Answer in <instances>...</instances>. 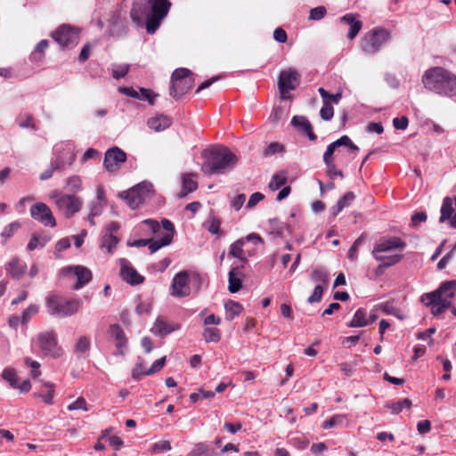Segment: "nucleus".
<instances>
[{"mask_svg": "<svg viewBox=\"0 0 456 456\" xmlns=\"http://www.w3.org/2000/svg\"><path fill=\"white\" fill-rule=\"evenodd\" d=\"M170 7L168 0H137L133 4L130 16L136 24H140L145 18L146 31L152 35L159 28Z\"/></svg>", "mask_w": 456, "mask_h": 456, "instance_id": "1", "label": "nucleus"}, {"mask_svg": "<svg viewBox=\"0 0 456 456\" xmlns=\"http://www.w3.org/2000/svg\"><path fill=\"white\" fill-rule=\"evenodd\" d=\"M424 87L440 96L456 95V75L443 67L427 69L421 78Z\"/></svg>", "mask_w": 456, "mask_h": 456, "instance_id": "2", "label": "nucleus"}, {"mask_svg": "<svg viewBox=\"0 0 456 456\" xmlns=\"http://www.w3.org/2000/svg\"><path fill=\"white\" fill-rule=\"evenodd\" d=\"M205 159L201 171L206 175H220L232 170L238 162L237 156L224 146H216L202 152Z\"/></svg>", "mask_w": 456, "mask_h": 456, "instance_id": "3", "label": "nucleus"}, {"mask_svg": "<svg viewBox=\"0 0 456 456\" xmlns=\"http://www.w3.org/2000/svg\"><path fill=\"white\" fill-rule=\"evenodd\" d=\"M45 306L50 315L65 318L77 314L81 307V301L75 298H65L52 294L45 299Z\"/></svg>", "mask_w": 456, "mask_h": 456, "instance_id": "4", "label": "nucleus"}, {"mask_svg": "<svg viewBox=\"0 0 456 456\" xmlns=\"http://www.w3.org/2000/svg\"><path fill=\"white\" fill-rule=\"evenodd\" d=\"M153 195V185L146 182L138 183L128 191L118 194L119 198L123 199L132 209L139 208L141 205L150 200Z\"/></svg>", "mask_w": 456, "mask_h": 456, "instance_id": "5", "label": "nucleus"}, {"mask_svg": "<svg viewBox=\"0 0 456 456\" xmlns=\"http://www.w3.org/2000/svg\"><path fill=\"white\" fill-rule=\"evenodd\" d=\"M170 95L178 100L186 94L193 86V73L186 68L175 69L171 77Z\"/></svg>", "mask_w": 456, "mask_h": 456, "instance_id": "6", "label": "nucleus"}, {"mask_svg": "<svg viewBox=\"0 0 456 456\" xmlns=\"http://www.w3.org/2000/svg\"><path fill=\"white\" fill-rule=\"evenodd\" d=\"M50 199L53 200L58 210L66 218H71L80 211L83 206V201L79 197L64 194L56 190L50 193Z\"/></svg>", "mask_w": 456, "mask_h": 456, "instance_id": "7", "label": "nucleus"}, {"mask_svg": "<svg viewBox=\"0 0 456 456\" xmlns=\"http://www.w3.org/2000/svg\"><path fill=\"white\" fill-rule=\"evenodd\" d=\"M390 39V33L382 28H374L365 33L361 38L362 50L369 54H373L380 50V47Z\"/></svg>", "mask_w": 456, "mask_h": 456, "instance_id": "8", "label": "nucleus"}, {"mask_svg": "<svg viewBox=\"0 0 456 456\" xmlns=\"http://www.w3.org/2000/svg\"><path fill=\"white\" fill-rule=\"evenodd\" d=\"M406 248V242L397 236H387L375 242L371 255L376 256H388L394 253L402 254Z\"/></svg>", "mask_w": 456, "mask_h": 456, "instance_id": "9", "label": "nucleus"}, {"mask_svg": "<svg viewBox=\"0 0 456 456\" xmlns=\"http://www.w3.org/2000/svg\"><path fill=\"white\" fill-rule=\"evenodd\" d=\"M52 37L61 47L72 48L78 44L79 30L69 25H61L52 33Z\"/></svg>", "mask_w": 456, "mask_h": 456, "instance_id": "10", "label": "nucleus"}, {"mask_svg": "<svg viewBox=\"0 0 456 456\" xmlns=\"http://www.w3.org/2000/svg\"><path fill=\"white\" fill-rule=\"evenodd\" d=\"M37 344L44 354L51 355L54 358L62 354L61 347L58 346L57 334L53 330L40 332L37 336Z\"/></svg>", "mask_w": 456, "mask_h": 456, "instance_id": "11", "label": "nucleus"}, {"mask_svg": "<svg viewBox=\"0 0 456 456\" xmlns=\"http://www.w3.org/2000/svg\"><path fill=\"white\" fill-rule=\"evenodd\" d=\"M456 281H447L443 282L435 291L425 293L420 297L421 302L432 304L434 301L441 299L452 303V298L455 296Z\"/></svg>", "mask_w": 456, "mask_h": 456, "instance_id": "12", "label": "nucleus"}, {"mask_svg": "<svg viewBox=\"0 0 456 456\" xmlns=\"http://www.w3.org/2000/svg\"><path fill=\"white\" fill-rule=\"evenodd\" d=\"M55 159L52 161V167L61 170L73 164L76 154L69 145L57 146L54 150Z\"/></svg>", "mask_w": 456, "mask_h": 456, "instance_id": "13", "label": "nucleus"}, {"mask_svg": "<svg viewBox=\"0 0 456 456\" xmlns=\"http://www.w3.org/2000/svg\"><path fill=\"white\" fill-rule=\"evenodd\" d=\"M161 226L166 231L165 233L161 235L159 240H153L150 239V242L147 245L151 254L155 253L160 248L169 245L173 240L175 233V226L173 223L168 219L164 218L161 221Z\"/></svg>", "mask_w": 456, "mask_h": 456, "instance_id": "14", "label": "nucleus"}, {"mask_svg": "<svg viewBox=\"0 0 456 456\" xmlns=\"http://www.w3.org/2000/svg\"><path fill=\"white\" fill-rule=\"evenodd\" d=\"M126 160V153L120 148L115 146L105 152L103 166L109 172H116L120 165Z\"/></svg>", "mask_w": 456, "mask_h": 456, "instance_id": "15", "label": "nucleus"}, {"mask_svg": "<svg viewBox=\"0 0 456 456\" xmlns=\"http://www.w3.org/2000/svg\"><path fill=\"white\" fill-rule=\"evenodd\" d=\"M31 216L42 223L45 226H56V220L53 215L51 208L45 203L39 202L34 204L30 208Z\"/></svg>", "mask_w": 456, "mask_h": 456, "instance_id": "16", "label": "nucleus"}, {"mask_svg": "<svg viewBox=\"0 0 456 456\" xmlns=\"http://www.w3.org/2000/svg\"><path fill=\"white\" fill-rule=\"evenodd\" d=\"M299 81L300 75L296 69L289 68L282 70L279 77V89L282 97H285V93L296 89Z\"/></svg>", "mask_w": 456, "mask_h": 456, "instance_id": "17", "label": "nucleus"}, {"mask_svg": "<svg viewBox=\"0 0 456 456\" xmlns=\"http://www.w3.org/2000/svg\"><path fill=\"white\" fill-rule=\"evenodd\" d=\"M190 293L188 273L185 271L178 273L173 279L171 295L176 297H183L189 296Z\"/></svg>", "mask_w": 456, "mask_h": 456, "instance_id": "18", "label": "nucleus"}, {"mask_svg": "<svg viewBox=\"0 0 456 456\" xmlns=\"http://www.w3.org/2000/svg\"><path fill=\"white\" fill-rule=\"evenodd\" d=\"M120 276L123 281L131 285H139L143 282L144 277L141 275L126 258L119 259Z\"/></svg>", "mask_w": 456, "mask_h": 456, "instance_id": "19", "label": "nucleus"}, {"mask_svg": "<svg viewBox=\"0 0 456 456\" xmlns=\"http://www.w3.org/2000/svg\"><path fill=\"white\" fill-rule=\"evenodd\" d=\"M65 272L67 273H73L77 276V281L73 286V289L76 290L83 288L86 284L90 282L93 278L92 272L83 265L69 266L65 270Z\"/></svg>", "mask_w": 456, "mask_h": 456, "instance_id": "20", "label": "nucleus"}, {"mask_svg": "<svg viewBox=\"0 0 456 456\" xmlns=\"http://www.w3.org/2000/svg\"><path fill=\"white\" fill-rule=\"evenodd\" d=\"M109 333L115 340L117 354L124 355L127 346V338L121 326L118 324L110 325Z\"/></svg>", "mask_w": 456, "mask_h": 456, "instance_id": "21", "label": "nucleus"}, {"mask_svg": "<svg viewBox=\"0 0 456 456\" xmlns=\"http://www.w3.org/2000/svg\"><path fill=\"white\" fill-rule=\"evenodd\" d=\"M403 258V254L394 253L389 255L388 256H376L375 260L379 262L380 264L375 269V273L377 276H379L384 273L385 269L393 266L402 261Z\"/></svg>", "mask_w": 456, "mask_h": 456, "instance_id": "22", "label": "nucleus"}, {"mask_svg": "<svg viewBox=\"0 0 456 456\" xmlns=\"http://www.w3.org/2000/svg\"><path fill=\"white\" fill-rule=\"evenodd\" d=\"M179 323H173L167 322L162 317H158L154 322L153 332L159 337H165L175 330H180Z\"/></svg>", "mask_w": 456, "mask_h": 456, "instance_id": "23", "label": "nucleus"}, {"mask_svg": "<svg viewBox=\"0 0 456 456\" xmlns=\"http://www.w3.org/2000/svg\"><path fill=\"white\" fill-rule=\"evenodd\" d=\"M291 125L298 131L304 132L310 141L314 142L317 136L313 131V127L309 120L304 116H294L291 119Z\"/></svg>", "mask_w": 456, "mask_h": 456, "instance_id": "24", "label": "nucleus"}, {"mask_svg": "<svg viewBox=\"0 0 456 456\" xmlns=\"http://www.w3.org/2000/svg\"><path fill=\"white\" fill-rule=\"evenodd\" d=\"M244 267L243 265L240 266H234L229 272V286L228 289L231 293L238 292L242 287L241 277L243 273L241 269Z\"/></svg>", "mask_w": 456, "mask_h": 456, "instance_id": "25", "label": "nucleus"}, {"mask_svg": "<svg viewBox=\"0 0 456 456\" xmlns=\"http://www.w3.org/2000/svg\"><path fill=\"white\" fill-rule=\"evenodd\" d=\"M340 21L346 23L350 26L349 32L347 34V38L353 40L356 37L358 33L362 28V20L356 19V15L354 13H347L340 18Z\"/></svg>", "mask_w": 456, "mask_h": 456, "instance_id": "26", "label": "nucleus"}, {"mask_svg": "<svg viewBox=\"0 0 456 456\" xmlns=\"http://www.w3.org/2000/svg\"><path fill=\"white\" fill-rule=\"evenodd\" d=\"M441 215L439 218L440 223H444L446 221L449 222L450 226L452 227V223L454 219L455 208L453 207V200L450 197H445L443 200L442 207H441Z\"/></svg>", "mask_w": 456, "mask_h": 456, "instance_id": "27", "label": "nucleus"}, {"mask_svg": "<svg viewBox=\"0 0 456 456\" xmlns=\"http://www.w3.org/2000/svg\"><path fill=\"white\" fill-rule=\"evenodd\" d=\"M27 271V265L18 257L12 258L6 265V272L12 278L20 280Z\"/></svg>", "mask_w": 456, "mask_h": 456, "instance_id": "28", "label": "nucleus"}, {"mask_svg": "<svg viewBox=\"0 0 456 456\" xmlns=\"http://www.w3.org/2000/svg\"><path fill=\"white\" fill-rule=\"evenodd\" d=\"M54 387L52 383H43L37 392L33 394L34 397L41 398L45 403L51 405L53 403Z\"/></svg>", "mask_w": 456, "mask_h": 456, "instance_id": "29", "label": "nucleus"}, {"mask_svg": "<svg viewBox=\"0 0 456 456\" xmlns=\"http://www.w3.org/2000/svg\"><path fill=\"white\" fill-rule=\"evenodd\" d=\"M196 176L193 173H187L183 175V189L178 193V198L182 199L185 197L188 193H191L197 190L198 183L194 179Z\"/></svg>", "mask_w": 456, "mask_h": 456, "instance_id": "30", "label": "nucleus"}, {"mask_svg": "<svg viewBox=\"0 0 456 456\" xmlns=\"http://www.w3.org/2000/svg\"><path fill=\"white\" fill-rule=\"evenodd\" d=\"M172 124V119L168 116L159 115L148 120V126L151 129L159 132L168 128Z\"/></svg>", "mask_w": 456, "mask_h": 456, "instance_id": "31", "label": "nucleus"}, {"mask_svg": "<svg viewBox=\"0 0 456 456\" xmlns=\"http://www.w3.org/2000/svg\"><path fill=\"white\" fill-rule=\"evenodd\" d=\"M216 453L212 451L211 445L206 442L196 444L191 451L189 452V456H216Z\"/></svg>", "mask_w": 456, "mask_h": 456, "instance_id": "32", "label": "nucleus"}, {"mask_svg": "<svg viewBox=\"0 0 456 456\" xmlns=\"http://www.w3.org/2000/svg\"><path fill=\"white\" fill-rule=\"evenodd\" d=\"M245 244L244 239L237 240L231 245V248L229 251V256L232 257H237L241 260L243 263L247 262V257L244 255L243 246Z\"/></svg>", "mask_w": 456, "mask_h": 456, "instance_id": "33", "label": "nucleus"}, {"mask_svg": "<svg viewBox=\"0 0 456 456\" xmlns=\"http://www.w3.org/2000/svg\"><path fill=\"white\" fill-rule=\"evenodd\" d=\"M118 241L119 240L115 234H103L101 241V248L106 249L108 253L111 254Z\"/></svg>", "mask_w": 456, "mask_h": 456, "instance_id": "34", "label": "nucleus"}, {"mask_svg": "<svg viewBox=\"0 0 456 456\" xmlns=\"http://www.w3.org/2000/svg\"><path fill=\"white\" fill-rule=\"evenodd\" d=\"M288 182V177L285 172L274 174L268 184L271 191H275L284 186Z\"/></svg>", "mask_w": 456, "mask_h": 456, "instance_id": "35", "label": "nucleus"}, {"mask_svg": "<svg viewBox=\"0 0 456 456\" xmlns=\"http://www.w3.org/2000/svg\"><path fill=\"white\" fill-rule=\"evenodd\" d=\"M369 324V321L366 318V310L363 308H359L352 321L349 323V327L356 328V327H364Z\"/></svg>", "mask_w": 456, "mask_h": 456, "instance_id": "36", "label": "nucleus"}, {"mask_svg": "<svg viewBox=\"0 0 456 456\" xmlns=\"http://www.w3.org/2000/svg\"><path fill=\"white\" fill-rule=\"evenodd\" d=\"M426 306L431 307V313L434 315H439L442 313H444L446 309L451 307V302H448L446 300H436L432 304H428V302H422Z\"/></svg>", "mask_w": 456, "mask_h": 456, "instance_id": "37", "label": "nucleus"}, {"mask_svg": "<svg viewBox=\"0 0 456 456\" xmlns=\"http://www.w3.org/2000/svg\"><path fill=\"white\" fill-rule=\"evenodd\" d=\"M242 305L235 301H229L225 304L226 319L232 321L242 311Z\"/></svg>", "mask_w": 456, "mask_h": 456, "instance_id": "38", "label": "nucleus"}, {"mask_svg": "<svg viewBox=\"0 0 456 456\" xmlns=\"http://www.w3.org/2000/svg\"><path fill=\"white\" fill-rule=\"evenodd\" d=\"M311 280L314 282H319L324 287L329 282V273L322 268H315L311 273Z\"/></svg>", "mask_w": 456, "mask_h": 456, "instance_id": "39", "label": "nucleus"}, {"mask_svg": "<svg viewBox=\"0 0 456 456\" xmlns=\"http://www.w3.org/2000/svg\"><path fill=\"white\" fill-rule=\"evenodd\" d=\"M411 404L412 403L409 398H404L402 401L387 403L386 406L391 410L393 414H398L403 407L409 409L411 407Z\"/></svg>", "mask_w": 456, "mask_h": 456, "instance_id": "40", "label": "nucleus"}, {"mask_svg": "<svg viewBox=\"0 0 456 456\" xmlns=\"http://www.w3.org/2000/svg\"><path fill=\"white\" fill-rule=\"evenodd\" d=\"M203 338L208 343H217L221 339V330L217 328H206L203 331Z\"/></svg>", "mask_w": 456, "mask_h": 456, "instance_id": "41", "label": "nucleus"}, {"mask_svg": "<svg viewBox=\"0 0 456 456\" xmlns=\"http://www.w3.org/2000/svg\"><path fill=\"white\" fill-rule=\"evenodd\" d=\"M2 377L6 380L12 388L18 387L19 378L14 369L6 368L3 370Z\"/></svg>", "mask_w": 456, "mask_h": 456, "instance_id": "42", "label": "nucleus"}, {"mask_svg": "<svg viewBox=\"0 0 456 456\" xmlns=\"http://www.w3.org/2000/svg\"><path fill=\"white\" fill-rule=\"evenodd\" d=\"M318 92L322 98V102H330L331 105L332 103L338 104L342 98L341 93L332 94L326 91L323 87H320Z\"/></svg>", "mask_w": 456, "mask_h": 456, "instance_id": "43", "label": "nucleus"}, {"mask_svg": "<svg viewBox=\"0 0 456 456\" xmlns=\"http://www.w3.org/2000/svg\"><path fill=\"white\" fill-rule=\"evenodd\" d=\"M91 346V341L89 337L82 336L80 337L76 345H75V353L77 354H86L88 352Z\"/></svg>", "mask_w": 456, "mask_h": 456, "instance_id": "44", "label": "nucleus"}, {"mask_svg": "<svg viewBox=\"0 0 456 456\" xmlns=\"http://www.w3.org/2000/svg\"><path fill=\"white\" fill-rule=\"evenodd\" d=\"M129 69V64H113L111 74L114 78L120 79L126 76Z\"/></svg>", "mask_w": 456, "mask_h": 456, "instance_id": "45", "label": "nucleus"}, {"mask_svg": "<svg viewBox=\"0 0 456 456\" xmlns=\"http://www.w3.org/2000/svg\"><path fill=\"white\" fill-rule=\"evenodd\" d=\"M355 199V195L354 192L349 191L346 192L342 198L338 200L337 202V211L335 215L342 211L346 207L349 206L351 202H353Z\"/></svg>", "mask_w": 456, "mask_h": 456, "instance_id": "46", "label": "nucleus"}, {"mask_svg": "<svg viewBox=\"0 0 456 456\" xmlns=\"http://www.w3.org/2000/svg\"><path fill=\"white\" fill-rule=\"evenodd\" d=\"M66 188L73 192H77L82 188V180L78 175L69 176L66 181Z\"/></svg>", "mask_w": 456, "mask_h": 456, "instance_id": "47", "label": "nucleus"}, {"mask_svg": "<svg viewBox=\"0 0 456 456\" xmlns=\"http://www.w3.org/2000/svg\"><path fill=\"white\" fill-rule=\"evenodd\" d=\"M320 116L322 119L325 121H330L332 119L334 116V108L330 102H323V105L320 110Z\"/></svg>", "mask_w": 456, "mask_h": 456, "instance_id": "48", "label": "nucleus"}, {"mask_svg": "<svg viewBox=\"0 0 456 456\" xmlns=\"http://www.w3.org/2000/svg\"><path fill=\"white\" fill-rule=\"evenodd\" d=\"M169 450H171L170 442L167 441V440H162V441H159L158 443H155L151 446L150 452L152 454H157V453H160V452H166V451H169Z\"/></svg>", "mask_w": 456, "mask_h": 456, "instance_id": "49", "label": "nucleus"}, {"mask_svg": "<svg viewBox=\"0 0 456 456\" xmlns=\"http://www.w3.org/2000/svg\"><path fill=\"white\" fill-rule=\"evenodd\" d=\"M380 309L386 314L395 315L401 320L403 319V316L401 314V311L398 308L395 307L389 302H385L382 305H380Z\"/></svg>", "mask_w": 456, "mask_h": 456, "instance_id": "50", "label": "nucleus"}, {"mask_svg": "<svg viewBox=\"0 0 456 456\" xmlns=\"http://www.w3.org/2000/svg\"><path fill=\"white\" fill-rule=\"evenodd\" d=\"M49 43L47 40H41L36 46L33 54V59L36 61H40L43 56L45 51L48 48Z\"/></svg>", "mask_w": 456, "mask_h": 456, "instance_id": "51", "label": "nucleus"}, {"mask_svg": "<svg viewBox=\"0 0 456 456\" xmlns=\"http://www.w3.org/2000/svg\"><path fill=\"white\" fill-rule=\"evenodd\" d=\"M158 94H154L151 89H146L143 87L140 88L139 91V100L148 101L151 105L154 104L155 99Z\"/></svg>", "mask_w": 456, "mask_h": 456, "instance_id": "52", "label": "nucleus"}, {"mask_svg": "<svg viewBox=\"0 0 456 456\" xmlns=\"http://www.w3.org/2000/svg\"><path fill=\"white\" fill-rule=\"evenodd\" d=\"M324 163L327 167V175L330 179H334L337 175H338L340 178H344L343 172L337 168L334 160Z\"/></svg>", "mask_w": 456, "mask_h": 456, "instance_id": "53", "label": "nucleus"}, {"mask_svg": "<svg viewBox=\"0 0 456 456\" xmlns=\"http://www.w3.org/2000/svg\"><path fill=\"white\" fill-rule=\"evenodd\" d=\"M45 245V240L37 234H33L27 248L29 251L35 250L38 247L43 248Z\"/></svg>", "mask_w": 456, "mask_h": 456, "instance_id": "54", "label": "nucleus"}, {"mask_svg": "<svg viewBox=\"0 0 456 456\" xmlns=\"http://www.w3.org/2000/svg\"><path fill=\"white\" fill-rule=\"evenodd\" d=\"M324 291V287L322 284L315 286L313 294L308 297L307 301L310 304L318 303L322 300Z\"/></svg>", "mask_w": 456, "mask_h": 456, "instance_id": "55", "label": "nucleus"}, {"mask_svg": "<svg viewBox=\"0 0 456 456\" xmlns=\"http://www.w3.org/2000/svg\"><path fill=\"white\" fill-rule=\"evenodd\" d=\"M86 405L87 404H86V401L85 400V398L78 397L76 401H74L73 403H71L70 404L68 405V410L69 411L83 410V411H86L88 410Z\"/></svg>", "mask_w": 456, "mask_h": 456, "instance_id": "56", "label": "nucleus"}, {"mask_svg": "<svg viewBox=\"0 0 456 456\" xmlns=\"http://www.w3.org/2000/svg\"><path fill=\"white\" fill-rule=\"evenodd\" d=\"M326 15V8L324 6H318L311 9L310 20H320Z\"/></svg>", "mask_w": 456, "mask_h": 456, "instance_id": "57", "label": "nucleus"}, {"mask_svg": "<svg viewBox=\"0 0 456 456\" xmlns=\"http://www.w3.org/2000/svg\"><path fill=\"white\" fill-rule=\"evenodd\" d=\"M208 231L212 234H219L221 221L216 216H212L208 220Z\"/></svg>", "mask_w": 456, "mask_h": 456, "instance_id": "58", "label": "nucleus"}, {"mask_svg": "<svg viewBox=\"0 0 456 456\" xmlns=\"http://www.w3.org/2000/svg\"><path fill=\"white\" fill-rule=\"evenodd\" d=\"M147 370L142 363L136 364L132 370V377L135 380H140L142 377L148 376L146 374Z\"/></svg>", "mask_w": 456, "mask_h": 456, "instance_id": "59", "label": "nucleus"}, {"mask_svg": "<svg viewBox=\"0 0 456 456\" xmlns=\"http://www.w3.org/2000/svg\"><path fill=\"white\" fill-rule=\"evenodd\" d=\"M283 151V146L279 142H271L264 151L265 156H271Z\"/></svg>", "mask_w": 456, "mask_h": 456, "instance_id": "60", "label": "nucleus"}, {"mask_svg": "<svg viewBox=\"0 0 456 456\" xmlns=\"http://www.w3.org/2000/svg\"><path fill=\"white\" fill-rule=\"evenodd\" d=\"M166 363V356L155 361L150 369L147 370L146 374L151 375L159 371Z\"/></svg>", "mask_w": 456, "mask_h": 456, "instance_id": "61", "label": "nucleus"}, {"mask_svg": "<svg viewBox=\"0 0 456 456\" xmlns=\"http://www.w3.org/2000/svg\"><path fill=\"white\" fill-rule=\"evenodd\" d=\"M409 119L406 116L395 118L393 119V126L395 129L405 130L408 126Z\"/></svg>", "mask_w": 456, "mask_h": 456, "instance_id": "62", "label": "nucleus"}, {"mask_svg": "<svg viewBox=\"0 0 456 456\" xmlns=\"http://www.w3.org/2000/svg\"><path fill=\"white\" fill-rule=\"evenodd\" d=\"M38 312V306L36 305H31L27 307L22 313V322L27 323L32 315L36 314Z\"/></svg>", "mask_w": 456, "mask_h": 456, "instance_id": "63", "label": "nucleus"}, {"mask_svg": "<svg viewBox=\"0 0 456 456\" xmlns=\"http://www.w3.org/2000/svg\"><path fill=\"white\" fill-rule=\"evenodd\" d=\"M21 118H20V119H19V126L20 127L37 129L32 115H30V114L25 115L24 118L23 119H21Z\"/></svg>", "mask_w": 456, "mask_h": 456, "instance_id": "64", "label": "nucleus"}]
</instances>
